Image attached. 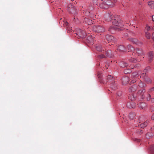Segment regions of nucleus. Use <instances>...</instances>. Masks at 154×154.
Here are the masks:
<instances>
[{"label":"nucleus","mask_w":154,"mask_h":154,"mask_svg":"<svg viewBox=\"0 0 154 154\" xmlns=\"http://www.w3.org/2000/svg\"><path fill=\"white\" fill-rule=\"evenodd\" d=\"M112 24L117 26L122 27L124 26L123 22L122 21L119 17H116L115 19H112Z\"/></svg>","instance_id":"nucleus-1"},{"label":"nucleus","mask_w":154,"mask_h":154,"mask_svg":"<svg viewBox=\"0 0 154 154\" xmlns=\"http://www.w3.org/2000/svg\"><path fill=\"white\" fill-rule=\"evenodd\" d=\"M93 29L96 33H100L104 31V28L101 26H94L93 27Z\"/></svg>","instance_id":"nucleus-2"},{"label":"nucleus","mask_w":154,"mask_h":154,"mask_svg":"<svg viewBox=\"0 0 154 154\" xmlns=\"http://www.w3.org/2000/svg\"><path fill=\"white\" fill-rule=\"evenodd\" d=\"M140 78H142L144 81L147 84L151 83V80L146 75V73H142L140 76Z\"/></svg>","instance_id":"nucleus-3"},{"label":"nucleus","mask_w":154,"mask_h":154,"mask_svg":"<svg viewBox=\"0 0 154 154\" xmlns=\"http://www.w3.org/2000/svg\"><path fill=\"white\" fill-rule=\"evenodd\" d=\"M76 34L77 35H78L80 38H85L86 35V33L81 29H79Z\"/></svg>","instance_id":"nucleus-4"},{"label":"nucleus","mask_w":154,"mask_h":154,"mask_svg":"<svg viewBox=\"0 0 154 154\" xmlns=\"http://www.w3.org/2000/svg\"><path fill=\"white\" fill-rule=\"evenodd\" d=\"M145 92L146 90L145 89H141L138 91L137 94L140 96L142 99H143L145 97L144 93Z\"/></svg>","instance_id":"nucleus-5"},{"label":"nucleus","mask_w":154,"mask_h":154,"mask_svg":"<svg viewBox=\"0 0 154 154\" xmlns=\"http://www.w3.org/2000/svg\"><path fill=\"white\" fill-rule=\"evenodd\" d=\"M95 48L97 51L100 52L104 51L105 49V48L104 47L102 48V46L99 44L96 45Z\"/></svg>","instance_id":"nucleus-6"},{"label":"nucleus","mask_w":154,"mask_h":154,"mask_svg":"<svg viewBox=\"0 0 154 154\" xmlns=\"http://www.w3.org/2000/svg\"><path fill=\"white\" fill-rule=\"evenodd\" d=\"M139 56L142 55L144 54L143 50L141 48H136L134 51Z\"/></svg>","instance_id":"nucleus-7"},{"label":"nucleus","mask_w":154,"mask_h":154,"mask_svg":"<svg viewBox=\"0 0 154 154\" xmlns=\"http://www.w3.org/2000/svg\"><path fill=\"white\" fill-rule=\"evenodd\" d=\"M154 54L153 51H151L149 52L147 54V57L148 60L151 61L153 58Z\"/></svg>","instance_id":"nucleus-8"},{"label":"nucleus","mask_w":154,"mask_h":154,"mask_svg":"<svg viewBox=\"0 0 154 154\" xmlns=\"http://www.w3.org/2000/svg\"><path fill=\"white\" fill-rule=\"evenodd\" d=\"M139 108L141 109H144L147 106V104L144 103H139L137 104Z\"/></svg>","instance_id":"nucleus-9"},{"label":"nucleus","mask_w":154,"mask_h":154,"mask_svg":"<svg viewBox=\"0 0 154 154\" xmlns=\"http://www.w3.org/2000/svg\"><path fill=\"white\" fill-rule=\"evenodd\" d=\"M110 88L113 91L116 90L118 88L117 85L115 83V81L110 84Z\"/></svg>","instance_id":"nucleus-10"},{"label":"nucleus","mask_w":154,"mask_h":154,"mask_svg":"<svg viewBox=\"0 0 154 154\" xmlns=\"http://www.w3.org/2000/svg\"><path fill=\"white\" fill-rule=\"evenodd\" d=\"M114 30L119 31L120 30H121V29L117 27L111 26L109 28V31L111 33H114V32L113 31Z\"/></svg>","instance_id":"nucleus-11"},{"label":"nucleus","mask_w":154,"mask_h":154,"mask_svg":"<svg viewBox=\"0 0 154 154\" xmlns=\"http://www.w3.org/2000/svg\"><path fill=\"white\" fill-rule=\"evenodd\" d=\"M104 18L106 21H109L112 20V17L111 14H107L105 15Z\"/></svg>","instance_id":"nucleus-12"},{"label":"nucleus","mask_w":154,"mask_h":154,"mask_svg":"<svg viewBox=\"0 0 154 154\" xmlns=\"http://www.w3.org/2000/svg\"><path fill=\"white\" fill-rule=\"evenodd\" d=\"M103 3L111 7L113 6L114 5V4L110 0H105L103 2Z\"/></svg>","instance_id":"nucleus-13"},{"label":"nucleus","mask_w":154,"mask_h":154,"mask_svg":"<svg viewBox=\"0 0 154 154\" xmlns=\"http://www.w3.org/2000/svg\"><path fill=\"white\" fill-rule=\"evenodd\" d=\"M129 80V78L128 77H125L122 79V83L123 85H125L128 82Z\"/></svg>","instance_id":"nucleus-14"},{"label":"nucleus","mask_w":154,"mask_h":154,"mask_svg":"<svg viewBox=\"0 0 154 154\" xmlns=\"http://www.w3.org/2000/svg\"><path fill=\"white\" fill-rule=\"evenodd\" d=\"M137 86L134 85L130 87L129 89V92H132L135 91L137 89Z\"/></svg>","instance_id":"nucleus-15"},{"label":"nucleus","mask_w":154,"mask_h":154,"mask_svg":"<svg viewBox=\"0 0 154 154\" xmlns=\"http://www.w3.org/2000/svg\"><path fill=\"white\" fill-rule=\"evenodd\" d=\"M142 74V72L141 71H138V72H133L132 74V76L133 77V79H134V77L136 76L138 77L140 75Z\"/></svg>","instance_id":"nucleus-16"},{"label":"nucleus","mask_w":154,"mask_h":154,"mask_svg":"<svg viewBox=\"0 0 154 154\" xmlns=\"http://www.w3.org/2000/svg\"><path fill=\"white\" fill-rule=\"evenodd\" d=\"M108 81L107 82H111V83L114 82L115 80V78H114L112 76L110 75H108L107 76Z\"/></svg>","instance_id":"nucleus-17"},{"label":"nucleus","mask_w":154,"mask_h":154,"mask_svg":"<svg viewBox=\"0 0 154 154\" xmlns=\"http://www.w3.org/2000/svg\"><path fill=\"white\" fill-rule=\"evenodd\" d=\"M129 61L130 63H136L140 61V60L139 59H136L134 58H131L129 59Z\"/></svg>","instance_id":"nucleus-18"},{"label":"nucleus","mask_w":154,"mask_h":154,"mask_svg":"<svg viewBox=\"0 0 154 154\" xmlns=\"http://www.w3.org/2000/svg\"><path fill=\"white\" fill-rule=\"evenodd\" d=\"M119 65L122 67L125 68L128 66V64L122 61L119 62Z\"/></svg>","instance_id":"nucleus-19"},{"label":"nucleus","mask_w":154,"mask_h":154,"mask_svg":"<svg viewBox=\"0 0 154 154\" xmlns=\"http://www.w3.org/2000/svg\"><path fill=\"white\" fill-rule=\"evenodd\" d=\"M135 113L134 112H131L130 113L129 117L130 119L133 120L135 118Z\"/></svg>","instance_id":"nucleus-20"},{"label":"nucleus","mask_w":154,"mask_h":154,"mask_svg":"<svg viewBox=\"0 0 154 154\" xmlns=\"http://www.w3.org/2000/svg\"><path fill=\"white\" fill-rule=\"evenodd\" d=\"M148 122L146 121L143 123H142L139 125V126L141 128H144L147 125Z\"/></svg>","instance_id":"nucleus-21"},{"label":"nucleus","mask_w":154,"mask_h":154,"mask_svg":"<svg viewBox=\"0 0 154 154\" xmlns=\"http://www.w3.org/2000/svg\"><path fill=\"white\" fill-rule=\"evenodd\" d=\"M106 40L108 41H111L113 39V37L112 35H107L106 37Z\"/></svg>","instance_id":"nucleus-22"},{"label":"nucleus","mask_w":154,"mask_h":154,"mask_svg":"<svg viewBox=\"0 0 154 154\" xmlns=\"http://www.w3.org/2000/svg\"><path fill=\"white\" fill-rule=\"evenodd\" d=\"M117 50L123 52L125 50V48L122 45H120L118 47Z\"/></svg>","instance_id":"nucleus-23"},{"label":"nucleus","mask_w":154,"mask_h":154,"mask_svg":"<svg viewBox=\"0 0 154 154\" xmlns=\"http://www.w3.org/2000/svg\"><path fill=\"white\" fill-rule=\"evenodd\" d=\"M84 21L88 25H90L92 23V20L88 18H85Z\"/></svg>","instance_id":"nucleus-24"},{"label":"nucleus","mask_w":154,"mask_h":154,"mask_svg":"<svg viewBox=\"0 0 154 154\" xmlns=\"http://www.w3.org/2000/svg\"><path fill=\"white\" fill-rule=\"evenodd\" d=\"M145 36L146 38L148 39H150L151 38V34H150L148 32H146V31H145Z\"/></svg>","instance_id":"nucleus-25"},{"label":"nucleus","mask_w":154,"mask_h":154,"mask_svg":"<svg viewBox=\"0 0 154 154\" xmlns=\"http://www.w3.org/2000/svg\"><path fill=\"white\" fill-rule=\"evenodd\" d=\"M127 47L129 51H132L135 50L134 48L131 45H128Z\"/></svg>","instance_id":"nucleus-26"},{"label":"nucleus","mask_w":154,"mask_h":154,"mask_svg":"<svg viewBox=\"0 0 154 154\" xmlns=\"http://www.w3.org/2000/svg\"><path fill=\"white\" fill-rule=\"evenodd\" d=\"M138 85L141 88H143L146 86L145 84L142 82L141 81H140V82L139 83Z\"/></svg>","instance_id":"nucleus-27"},{"label":"nucleus","mask_w":154,"mask_h":154,"mask_svg":"<svg viewBox=\"0 0 154 154\" xmlns=\"http://www.w3.org/2000/svg\"><path fill=\"white\" fill-rule=\"evenodd\" d=\"M131 72V70L130 69H126L124 70V72L125 74L130 73Z\"/></svg>","instance_id":"nucleus-28"},{"label":"nucleus","mask_w":154,"mask_h":154,"mask_svg":"<svg viewBox=\"0 0 154 154\" xmlns=\"http://www.w3.org/2000/svg\"><path fill=\"white\" fill-rule=\"evenodd\" d=\"M149 149L152 153L154 154V145L150 146Z\"/></svg>","instance_id":"nucleus-29"},{"label":"nucleus","mask_w":154,"mask_h":154,"mask_svg":"<svg viewBox=\"0 0 154 154\" xmlns=\"http://www.w3.org/2000/svg\"><path fill=\"white\" fill-rule=\"evenodd\" d=\"M150 70V67L149 66H147L146 68L144 69V72L146 73V72H148Z\"/></svg>","instance_id":"nucleus-30"},{"label":"nucleus","mask_w":154,"mask_h":154,"mask_svg":"<svg viewBox=\"0 0 154 154\" xmlns=\"http://www.w3.org/2000/svg\"><path fill=\"white\" fill-rule=\"evenodd\" d=\"M129 40L133 42L134 43H136L137 42V39H136L134 38H130Z\"/></svg>","instance_id":"nucleus-31"},{"label":"nucleus","mask_w":154,"mask_h":154,"mask_svg":"<svg viewBox=\"0 0 154 154\" xmlns=\"http://www.w3.org/2000/svg\"><path fill=\"white\" fill-rule=\"evenodd\" d=\"M98 58L100 59L102 58H105V56L103 54H101L98 56Z\"/></svg>","instance_id":"nucleus-32"},{"label":"nucleus","mask_w":154,"mask_h":154,"mask_svg":"<svg viewBox=\"0 0 154 154\" xmlns=\"http://www.w3.org/2000/svg\"><path fill=\"white\" fill-rule=\"evenodd\" d=\"M110 51L109 50L108 51H107V52H106V54L107 57H112V56L110 55L109 54H110Z\"/></svg>","instance_id":"nucleus-33"},{"label":"nucleus","mask_w":154,"mask_h":154,"mask_svg":"<svg viewBox=\"0 0 154 154\" xmlns=\"http://www.w3.org/2000/svg\"><path fill=\"white\" fill-rule=\"evenodd\" d=\"M134 105V106H135V104L133 102H132L131 103H129L127 104V106L128 108H131V107H130L129 106H130V105ZM131 107L133 108V107H133V106Z\"/></svg>","instance_id":"nucleus-34"},{"label":"nucleus","mask_w":154,"mask_h":154,"mask_svg":"<svg viewBox=\"0 0 154 154\" xmlns=\"http://www.w3.org/2000/svg\"><path fill=\"white\" fill-rule=\"evenodd\" d=\"M154 4V2L153 1H150L148 2V5L150 7L152 5Z\"/></svg>","instance_id":"nucleus-35"},{"label":"nucleus","mask_w":154,"mask_h":154,"mask_svg":"<svg viewBox=\"0 0 154 154\" xmlns=\"http://www.w3.org/2000/svg\"><path fill=\"white\" fill-rule=\"evenodd\" d=\"M150 29V27L148 25H146V27L145 28V31H146V32H148L149 31Z\"/></svg>","instance_id":"nucleus-36"},{"label":"nucleus","mask_w":154,"mask_h":154,"mask_svg":"<svg viewBox=\"0 0 154 154\" xmlns=\"http://www.w3.org/2000/svg\"><path fill=\"white\" fill-rule=\"evenodd\" d=\"M153 91H154V87L149 89L148 90V92L150 93Z\"/></svg>","instance_id":"nucleus-37"},{"label":"nucleus","mask_w":154,"mask_h":154,"mask_svg":"<svg viewBox=\"0 0 154 154\" xmlns=\"http://www.w3.org/2000/svg\"><path fill=\"white\" fill-rule=\"evenodd\" d=\"M133 140L135 142H139L140 141V140L138 138H134L133 139Z\"/></svg>","instance_id":"nucleus-38"},{"label":"nucleus","mask_w":154,"mask_h":154,"mask_svg":"<svg viewBox=\"0 0 154 154\" xmlns=\"http://www.w3.org/2000/svg\"><path fill=\"white\" fill-rule=\"evenodd\" d=\"M136 132L137 133L139 134H140L143 133L142 130H138Z\"/></svg>","instance_id":"nucleus-39"},{"label":"nucleus","mask_w":154,"mask_h":154,"mask_svg":"<svg viewBox=\"0 0 154 154\" xmlns=\"http://www.w3.org/2000/svg\"><path fill=\"white\" fill-rule=\"evenodd\" d=\"M117 94L119 97L121 96L122 95V93L121 91H118L117 93Z\"/></svg>","instance_id":"nucleus-40"},{"label":"nucleus","mask_w":154,"mask_h":154,"mask_svg":"<svg viewBox=\"0 0 154 154\" xmlns=\"http://www.w3.org/2000/svg\"><path fill=\"white\" fill-rule=\"evenodd\" d=\"M151 96L150 94H148V96L146 97V100H149L150 99Z\"/></svg>","instance_id":"nucleus-41"},{"label":"nucleus","mask_w":154,"mask_h":154,"mask_svg":"<svg viewBox=\"0 0 154 154\" xmlns=\"http://www.w3.org/2000/svg\"><path fill=\"white\" fill-rule=\"evenodd\" d=\"M129 99H131V100H133L134 99V97H133L132 96H129Z\"/></svg>","instance_id":"nucleus-42"},{"label":"nucleus","mask_w":154,"mask_h":154,"mask_svg":"<svg viewBox=\"0 0 154 154\" xmlns=\"http://www.w3.org/2000/svg\"><path fill=\"white\" fill-rule=\"evenodd\" d=\"M150 8H151L152 9H154V4L152 5L150 7Z\"/></svg>","instance_id":"nucleus-43"},{"label":"nucleus","mask_w":154,"mask_h":154,"mask_svg":"<svg viewBox=\"0 0 154 154\" xmlns=\"http://www.w3.org/2000/svg\"><path fill=\"white\" fill-rule=\"evenodd\" d=\"M140 65L139 64H137L135 66H134V67H140Z\"/></svg>","instance_id":"nucleus-44"},{"label":"nucleus","mask_w":154,"mask_h":154,"mask_svg":"<svg viewBox=\"0 0 154 154\" xmlns=\"http://www.w3.org/2000/svg\"><path fill=\"white\" fill-rule=\"evenodd\" d=\"M151 119L152 120H154V113L152 115L151 117Z\"/></svg>","instance_id":"nucleus-45"},{"label":"nucleus","mask_w":154,"mask_h":154,"mask_svg":"<svg viewBox=\"0 0 154 154\" xmlns=\"http://www.w3.org/2000/svg\"><path fill=\"white\" fill-rule=\"evenodd\" d=\"M98 77H99V81H100L101 82H102V80H101V78H100V76H99Z\"/></svg>","instance_id":"nucleus-46"},{"label":"nucleus","mask_w":154,"mask_h":154,"mask_svg":"<svg viewBox=\"0 0 154 154\" xmlns=\"http://www.w3.org/2000/svg\"><path fill=\"white\" fill-rule=\"evenodd\" d=\"M136 82V81L135 80H132L131 81V83H134Z\"/></svg>","instance_id":"nucleus-47"},{"label":"nucleus","mask_w":154,"mask_h":154,"mask_svg":"<svg viewBox=\"0 0 154 154\" xmlns=\"http://www.w3.org/2000/svg\"><path fill=\"white\" fill-rule=\"evenodd\" d=\"M152 20L154 21V15L152 16Z\"/></svg>","instance_id":"nucleus-48"},{"label":"nucleus","mask_w":154,"mask_h":154,"mask_svg":"<svg viewBox=\"0 0 154 154\" xmlns=\"http://www.w3.org/2000/svg\"><path fill=\"white\" fill-rule=\"evenodd\" d=\"M151 101L152 103L154 102V98L152 99L151 100Z\"/></svg>","instance_id":"nucleus-49"},{"label":"nucleus","mask_w":154,"mask_h":154,"mask_svg":"<svg viewBox=\"0 0 154 154\" xmlns=\"http://www.w3.org/2000/svg\"><path fill=\"white\" fill-rule=\"evenodd\" d=\"M90 41L91 42L93 41V40L92 38H91L90 39Z\"/></svg>","instance_id":"nucleus-50"},{"label":"nucleus","mask_w":154,"mask_h":154,"mask_svg":"<svg viewBox=\"0 0 154 154\" xmlns=\"http://www.w3.org/2000/svg\"><path fill=\"white\" fill-rule=\"evenodd\" d=\"M113 1H114V2L115 3L116 2L117 0H113Z\"/></svg>","instance_id":"nucleus-51"},{"label":"nucleus","mask_w":154,"mask_h":154,"mask_svg":"<svg viewBox=\"0 0 154 154\" xmlns=\"http://www.w3.org/2000/svg\"><path fill=\"white\" fill-rule=\"evenodd\" d=\"M65 24H68V22H66V23H65Z\"/></svg>","instance_id":"nucleus-52"},{"label":"nucleus","mask_w":154,"mask_h":154,"mask_svg":"<svg viewBox=\"0 0 154 154\" xmlns=\"http://www.w3.org/2000/svg\"><path fill=\"white\" fill-rule=\"evenodd\" d=\"M140 44H141V45H142V43L141 42H140Z\"/></svg>","instance_id":"nucleus-53"},{"label":"nucleus","mask_w":154,"mask_h":154,"mask_svg":"<svg viewBox=\"0 0 154 154\" xmlns=\"http://www.w3.org/2000/svg\"><path fill=\"white\" fill-rule=\"evenodd\" d=\"M131 68H132V69H133V66L132 67H131Z\"/></svg>","instance_id":"nucleus-54"},{"label":"nucleus","mask_w":154,"mask_h":154,"mask_svg":"<svg viewBox=\"0 0 154 154\" xmlns=\"http://www.w3.org/2000/svg\"><path fill=\"white\" fill-rule=\"evenodd\" d=\"M153 38L154 39V37H153Z\"/></svg>","instance_id":"nucleus-55"}]
</instances>
